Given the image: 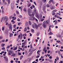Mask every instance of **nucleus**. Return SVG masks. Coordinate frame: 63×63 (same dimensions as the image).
I'll return each mask as SVG.
<instances>
[{
	"label": "nucleus",
	"instance_id": "f257e3e1",
	"mask_svg": "<svg viewBox=\"0 0 63 63\" xmlns=\"http://www.w3.org/2000/svg\"><path fill=\"white\" fill-rule=\"evenodd\" d=\"M46 21V22H44L43 23L42 25L43 27L44 28H45V27H46V26L47 25V24H48L49 23V22H47V20Z\"/></svg>",
	"mask_w": 63,
	"mask_h": 63
},
{
	"label": "nucleus",
	"instance_id": "f03ea898",
	"mask_svg": "<svg viewBox=\"0 0 63 63\" xmlns=\"http://www.w3.org/2000/svg\"><path fill=\"white\" fill-rule=\"evenodd\" d=\"M35 18V17L34 16H32L30 17L29 18V20H31L32 21H34Z\"/></svg>",
	"mask_w": 63,
	"mask_h": 63
},
{
	"label": "nucleus",
	"instance_id": "7ed1b4c3",
	"mask_svg": "<svg viewBox=\"0 0 63 63\" xmlns=\"http://www.w3.org/2000/svg\"><path fill=\"white\" fill-rule=\"evenodd\" d=\"M35 16L38 19H40V16H39V14L37 13L35 14Z\"/></svg>",
	"mask_w": 63,
	"mask_h": 63
},
{
	"label": "nucleus",
	"instance_id": "20e7f679",
	"mask_svg": "<svg viewBox=\"0 0 63 63\" xmlns=\"http://www.w3.org/2000/svg\"><path fill=\"white\" fill-rule=\"evenodd\" d=\"M35 13H32V14H31V13L29 15V16H31V17L32 16H35Z\"/></svg>",
	"mask_w": 63,
	"mask_h": 63
},
{
	"label": "nucleus",
	"instance_id": "39448f33",
	"mask_svg": "<svg viewBox=\"0 0 63 63\" xmlns=\"http://www.w3.org/2000/svg\"><path fill=\"white\" fill-rule=\"evenodd\" d=\"M4 59L6 61H8V58L7 57L5 56L4 57Z\"/></svg>",
	"mask_w": 63,
	"mask_h": 63
},
{
	"label": "nucleus",
	"instance_id": "423d86ee",
	"mask_svg": "<svg viewBox=\"0 0 63 63\" xmlns=\"http://www.w3.org/2000/svg\"><path fill=\"white\" fill-rule=\"evenodd\" d=\"M30 11H31L30 10H29V9H28V15H29L31 14V12H30Z\"/></svg>",
	"mask_w": 63,
	"mask_h": 63
},
{
	"label": "nucleus",
	"instance_id": "0eeeda50",
	"mask_svg": "<svg viewBox=\"0 0 63 63\" xmlns=\"http://www.w3.org/2000/svg\"><path fill=\"white\" fill-rule=\"evenodd\" d=\"M51 2H52V3L54 2V1H53V0H50L49 1V4H50L51 3Z\"/></svg>",
	"mask_w": 63,
	"mask_h": 63
},
{
	"label": "nucleus",
	"instance_id": "6e6552de",
	"mask_svg": "<svg viewBox=\"0 0 63 63\" xmlns=\"http://www.w3.org/2000/svg\"><path fill=\"white\" fill-rule=\"evenodd\" d=\"M9 28L10 29L11 31H12V25H11V24H10V26L9 27Z\"/></svg>",
	"mask_w": 63,
	"mask_h": 63
},
{
	"label": "nucleus",
	"instance_id": "1a4fd4ad",
	"mask_svg": "<svg viewBox=\"0 0 63 63\" xmlns=\"http://www.w3.org/2000/svg\"><path fill=\"white\" fill-rule=\"evenodd\" d=\"M3 17V21H4L5 20V19H6V18H7V16H5L4 17Z\"/></svg>",
	"mask_w": 63,
	"mask_h": 63
},
{
	"label": "nucleus",
	"instance_id": "9d476101",
	"mask_svg": "<svg viewBox=\"0 0 63 63\" xmlns=\"http://www.w3.org/2000/svg\"><path fill=\"white\" fill-rule=\"evenodd\" d=\"M51 10H54V9H55V7L53 6H52L51 8Z\"/></svg>",
	"mask_w": 63,
	"mask_h": 63
},
{
	"label": "nucleus",
	"instance_id": "9b49d317",
	"mask_svg": "<svg viewBox=\"0 0 63 63\" xmlns=\"http://www.w3.org/2000/svg\"><path fill=\"white\" fill-rule=\"evenodd\" d=\"M29 24H28V22H26V27H27L28 26Z\"/></svg>",
	"mask_w": 63,
	"mask_h": 63
},
{
	"label": "nucleus",
	"instance_id": "f8f14e48",
	"mask_svg": "<svg viewBox=\"0 0 63 63\" xmlns=\"http://www.w3.org/2000/svg\"><path fill=\"white\" fill-rule=\"evenodd\" d=\"M7 51L8 52H10L11 54L12 53V52L10 50H9L8 49H7Z\"/></svg>",
	"mask_w": 63,
	"mask_h": 63
},
{
	"label": "nucleus",
	"instance_id": "ddd939ff",
	"mask_svg": "<svg viewBox=\"0 0 63 63\" xmlns=\"http://www.w3.org/2000/svg\"><path fill=\"white\" fill-rule=\"evenodd\" d=\"M36 24H33L32 25V27H33V28H35V27L36 26Z\"/></svg>",
	"mask_w": 63,
	"mask_h": 63
},
{
	"label": "nucleus",
	"instance_id": "4468645a",
	"mask_svg": "<svg viewBox=\"0 0 63 63\" xmlns=\"http://www.w3.org/2000/svg\"><path fill=\"white\" fill-rule=\"evenodd\" d=\"M16 49H17V46H16L14 48H13V50H15Z\"/></svg>",
	"mask_w": 63,
	"mask_h": 63
},
{
	"label": "nucleus",
	"instance_id": "2eb2a0df",
	"mask_svg": "<svg viewBox=\"0 0 63 63\" xmlns=\"http://www.w3.org/2000/svg\"><path fill=\"white\" fill-rule=\"evenodd\" d=\"M23 11L24 12H26V13H27V10H26V8H25L23 9Z\"/></svg>",
	"mask_w": 63,
	"mask_h": 63
},
{
	"label": "nucleus",
	"instance_id": "dca6fc26",
	"mask_svg": "<svg viewBox=\"0 0 63 63\" xmlns=\"http://www.w3.org/2000/svg\"><path fill=\"white\" fill-rule=\"evenodd\" d=\"M5 26H4L2 27V31H4V30L5 29Z\"/></svg>",
	"mask_w": 63,
	"mask_h": 63
},
{
	"label": "nucleus",
	"instance_id": "f3484780",
	"mask_svg": "<svg viewBox=\"0 0 63 63\" xmlns=\"http://www.w3.org/2000/svg\"><path fill=\"white\" fill-rule=\"evenodd\" d=\"M42 15L41 14H40L39 18L40 19H42Z\"/></svg>",
	"mask_w": 63,
	"mask_h": 63
},
{
	"label": "nucleus",
	"instance_id": "a211bd4d",
	"mask_svg": "<svg viewBox=\"0 0 63 63\" xmlns=\"http://www.w3.org/2000/svg\"><path fill=\"white\" fill-rule=\"evenodd\" d=\"M45 7H46V6H44V7H43L42 8V10H43V11H45Z\"/></svg>",
	"mask_w": 63,
	"mask_h": 63
},
{
	"label": "nucleus",
	"instance_id": "6ab92c4d",
	"mask_svg": "<svg viewBox=\"0 0 63 63\" xmlns=\"http://www.w3.org/2000/svg\"><path fill=\"white\" fill-rule=\"evenodd\" d=\"M36 25V26L35 27V28L36 29H37V30L38 29V26L37 25Z\"/></svg>",
	"mask_w": 63,
	"mask_h": 63
},
{
	"label": "nucleus",
	"instance_id": "aec40b11",
	"mask_svg": "<svg viewBox=\"0 0 63 63\" xmlns=\"http://www.w3.org/2000/svg\"><path fill=\"white\" fill-rule=\"evenodd\" d=\"M29 52H33V49H30L29 50Z\"/></svg>",
	"mask_w": 63,
	"mask_h": 63
},
{
	"label": "nucleus",
	"instance_id": "412c9836",
	"mask_svg": "<svg viewBox=\"0 0 63 63\" xmlns=\"http://www.w3.org/2000/svg\"><path fill=\"white\" fill-rule=\"evenodd\" d=\"M11 8L12 7H14V4H13V3H11Z\"/></svg>",
	"mask_w": 63,
	"mask_h": 63
},
{
	"label": "nucleus",
	"instance_id": "4be33fe9",
	"mask_svg": "<svg viewBox=\"0 0 63 63\" xmlns=\"http://www.w3.org/2000/svg\"><path fill=\"white\" fill-rule=\"evenodd\" d=\"M7 2H8V4H7V6H9V4L10 3V0H9V1H7Z\"/></svg>",
	"mask_w": 63,
	"mask_h": 63
},
{
	"label": "nucleus",
	"instance_id": "5701e85b",
	"mask_svg": "<svg viewBox=\"0 0 63 63\" xmlns=\"http://www.w3.org/2000/svg\"><path fill=\"white\" fill-rule=\"evenodd\" d=\"M29 25H31L32 23H31V22L30 21H29Z\"/></svg>",
	"mask_w": 63,
	"mask_h": 63
},
{
	"label": "nucleus",
	"instance_id": "b1692460",
	"mask_svg": "<svg viewBox=\"0 0 63 63\" xmlns=\"http://www.w3.org/2000/svg\"><path fill=\"white\" fill-rule=\"evenodd\" d=\"M23 55H21V56L20 57V60H21L22 59V58H23Z\"/></svg>",
	"mask_w": 63,
	"mask_h": 63
},
{
	"label": "nucleus",
	"instance_id": "393cba45",
	"mask_svg": "<svg viewBox=\"0 0 63 63\" xmlns=\"http://www.w3.org/2000/svg\"><path fill=\"white\" fill-rule=\"evenodd\" d=\"M56 11H57V10H54L52 11V13H55V12H56Z\"/></svg>",
	"mask_w": 63,
	"mask_h": 63
},
{
	"label": "nucleus",
	"instance_id": "a878e982",
	"mask_svg": "<svg viewBox=\"0 0 63 63\" xmlns=\"http://www.w3.org/2000/svg\"><path fill=\"white\" fill-rule=\"evenodd\" d=\"M53 34V33L51 32H49V34L50 35H52V34Z\"/></svg>",
	"mask_w": 63,
	"mask_h": 63
},
{
	"label": "nucleus",
	"instance_id": "bb28decb",
	"mask_svg": "<svg viewBox=\"0 0 63 63\" xmlns=\"http://www.w3.org/2000/svg\"><path fill=\"white\" fill-rule=\"evenodd\" d=\"M5 33L6 34H8V31H5Z\"/></svg>",
	"mask_w": 63,
	"mask_h": 63
},
{
	"label": "nucleus",
	"instance_id": "cd10ccee",
	"mask_svg": "<svg viewBox=\"0 0 63 63\" xmlns=\"http://www.w3.org/2000/svg\"><path fill=\"white\" fill-rule=\"evenodd\" d=\"M24 44H27V40H25L24 42Z\"/></svg>",
	"mask_w": 63,
	"mask_h": 63
},
{
	"label": "nucleus",
	"instance_id": "c85d7f7f",
	"mask_svg": "<svg viewBox=\"0 0 63 63\" xmlns=\"http://www.w3.org/2000/svg\"><path fill=\"white\" fill-rule=\"evenodd\" d=\"M46 50V47H44L43 50V51H44Z\"/></svg>",
	"mask_w": 63,
	"mask_h": 63
},
{
	"label": "nucleus",
	"instance_id": "c756f323",
	"mask_svg": "<svg viewBox=\"0 0 63 63\" xmlns=\"http://www.w3.org/2000/svg\"><path fill=\"white\" fill-rule=\"evenodd\" d=\"M5 45L3 43L1 45V47H3Z\"/></svg>",
	"mask_w": 63,
	"mask_h": 63
},
{
	"label": "nucleus",
	"instance_id": "7c9ffc66",
	"mask_svg": "<svg viewBox=\"0 0 63 63\" xmlns=\"http://www.w3.org/2000/svg\"><path fill=\"white\" fill-rule=\"evenodd\" d=\"M5 22H7L8 21V18H7V17H6V18Z\"/></svg>",
	"mask_w": 63,
	"mask_h": 63
},
{
	"label": "nucleus",
	"instance_id": "2f4dec72",
	"mask_svg": "<svg viewBox=\"0 0 63 63\" xmlns=\"http://www.w3.org/2000/svg\"><path fill=\"white\" fill-rule=\"evenodd\" d=\"M26 31H27V28H25L24 29V31H25V32H26Z\"/></svg>",
	"mask_w": 63,
	"mask_h": 63
},
{
	"label": "nucleus",
	"instance_id": "473e14b6",
	"mask_svg": "<svg viewBox=\"0 0 63 63\" xmlns=\"http://www.w3.org/2000/svg\"><path fill=\"white\" fill-rule=\"evenodd\" d=\"M13 33H11L10 34L9 36L10 37H12V36H13Z\"/></svg>",
	"mask_w": 63,
	"mask_h": 63
},
{
	"label": "nucleus",
	"instance_id": "72a5a7b5",
	"mask_svg": "<svg viewBox=\"0 0 63 63\" xmlns=\"http://www.w3.org/2000/svg\"><path fill=\"white\" fill-rule=\"evenodd\" d=\"M2 14H5V12H4V10H3V9H2Z\"/></svg>",
	"mask_w": 63,
	"mask_h": 63
},
{
	"label": "nucleus",
	"instance_id": "f704fd0d",
	"mask_svg": "<svg viewBox=\"0 0 63 63\" xmlns=\"http://www.w3.org/2000/svg\"><path fill=\"white\" fill-rule=\"evenodd\" d=\"M31 31L33 33H34V30L33 29H32L31 30Z\"/></svg>",
	"mask_w": 63,
	"mask_h": 63
},
{
	"label": "nucleus",
	"instance_id": "c9c22d12",
	"mask_svg": "<svg viewBox=\"0 0 63 63\" xmlns=\"http://www.w3.org/2000/svg\"><path fill=\"white\" fill-rule=\"evenodd\" d=\"M15 56V54L14 53H13L11 55V56Z\"/></svg>",
	"mask_w": 63,
	"mask_h": 63
},
{
	"label": "nucleus",
	"instance_id": "e433bc0d",
	"mask_svg": "<svg viewBox=\"0 0 63 63\" xmlns=\"http://www.w3.org/2000/svg\"><path fill=\"white\" fill-rule=\"evenodd\" d=\"M46 6L47 8H48L49 7V4H48Z\"/></svg>",
	"mask_w": 63,
	"mask_h": 63
},
{
	"label": "nucleus",
	"instance_id": "4c0bfd02",
	"mask_svg": "<svg viewBox=\"0 0 63 63\" xmlns=\"http://www.w3.org/2000/svg\"><path fill=\"white\" fill-rule=\"evenodd\" d=\"M41 25H42V24H39L37 26L38 27H40V26H41Z\"/></svg>",
	"mask_w": 63,
	"mask_h": 63
},
{
	"label": "nucleus",
	"instance_id": "58836bf2",
	"mask_svg": "<svg viewBox=\"0 0 63 63\" xmlns=\"http://www.w3.org/2000/svg\"><path fill=\"white\" fill-rule=\"evenodd\" d=\"M3 17H2L1 18V19L0 20V21H1V22L3 21Z\"/></svg>",
	"mask_w": 63,
	"mask_h": 63
},
{
	"label": "nucleus",
	"instance_id": "ea45409f",
	"mask_svg": "<svg viewBox=\"0 0 63 63\" xmlns=\"http://www.w3.org/2000/svg\"><path fill=\"white\" fill-rule=\"evenodd\" d=\"M34 13H36V9L35 8H34Z\"/></svg>",
	"mask_w": 63,
	"mask_h": 63
},
{
	"label": "nucleus",
	"instance_id": "a19ab883",
	"mask_svg": "<svg viewBox=\"0 0 63 63\" xmlns=\"http://www.w3.org/2000/svg\"><path fill=\"white\" fill-rule=\"evenodd\" d=\"M52 26V25H50L49 26V29H50V27H51Z\"/></svg>",
	"mask_w": 63,
	"mask_h": 63
},
{
	"label": "nucleus",
	"instance_id": "79ce46f5",
	"mask_svg": "<svg viewBox=\"0 0 63 63\" xmlns=\"http://www.w3.org/2000/svg\"><path fill=\"white\" fill-rule=\"evenodd\" d=\"M56 42L57 43H60V41H59L57 40L56 41Z\"/></svg>",
	"mask_w": 63,
	"mask_h": 63
},
{
	"label": "nucleus",
	"instance_id": "37998d69",
	"mask_svg": "<svg viewBox=\"0 0 63 63\" xmlns=\"http://www.w3.org/2000/svg\"><path fill=\"white\" fill-rule=\"evenodd\" d=\"M10 47V46H8L7 47V48H9Z\"/></svg>",
	"mask_w": 63,
	"mask_h": 63
},
{
	"label": "nucleus",
	"instance_id": "c03bdc74",
	"mask_svg": "<svg viewBox=\"0 0 63 63\" xmlns=\"http://www.w3.org/2000/svg\"><path fill=\"white\" fill-rule=\"evenodd\" d=\"M36 35L37 36H39V32H37V33Z\"/></svg>",
	"mask_w": 63,
	"mask_h": 63
},
{
	"label": "nucleus",
	"instance_id": "a18cd8bd",
	"mask_svg": "<svg viewBox=\"0 0 63 63\" xmlns=\"http://www.w3.org/2000/svg\"><path fill=\"white\" fill-rule=\"evenodd\" d=\"M22 23H21L20 22V23H18V25H20V24H21Z\"/></svg>",
	"mask_w": 63,
	"mask_h": 63
},
{
	"label": "nucleus",
	"instance_id": "49530a36",
	"mask_svg": "<svg viewBox=\"0 0 63 63\" xmlns=\"http://www.w3.org/2000/svg\"><path fill=\"white\" fill-rule=\"evenodd\" d=\"M39 57H40V55H37V56L36 57V58H39Z\"/></svg>",
	"mask_w": 63,
	"mask_h": 63
},
{
	"label": "nucleus",
	"instance_id": "de8ad7c7",
	"mask_svg": "<svg viewBox=\"0 0 63 63\" xmlns=\"http://www.w3.org/2000/svg\"><path fill=\"white\" fill-rule=\"evenodd\" d=\"M18 54H19V55H21V53H20L19 52H18Z\"/></svg>",
	"mask_w": 63,
	"mask_h": 63
},
{
	"label": "nucleus",
	"instance_id": "09e8293b",
	"mask_svg": "<svg viewBox=\"0 0 63 63\" xmlns=\"http://www.w3.org/2000/svg\"><path fill=\"white\" fill-rule=\"evenodd\" d=\"M2 50H4V49H5V47H3L2 48Z\"/></svg>",
	"mask_w": 63,
	"mask_h": 63
},
{
	"label": "nucleus",
	"instance_id": "8fccbe9b",
	"mask_svg": "<svg viewBox=\"0 0 63 63\" xmlns=\"http://www.w3.org/2000/svg\"><path fill=\"white\" fill-rule=\"evenodd\" d=\"M17 21H20V19H19V18H18L17 19Z\"/></svg>",
	"mask_w": 63,
	"mask_h": 63
},
{
	"label": "nucleus",
	"instance_id": "3c124183",
	"mask_svg": "<svg viewBox=\"0 0 63 63\" xmlns=\"http://www.w3.org/2000/svg\"><path fill=\"white\" fill-rule=\"evenodd\" d=\"M19 17H20V18H22V16L21 15H20L19 16Z\"/></svg>",
	"mask_w": 63,
	"mask_h": 63
},
{
	"label": "nucleus",
	"instance_id": "603ef678",
	"mask_svg": "<svg viewBox=\"0 0 63 63\" xmlns=\"http://www.w3.org/2000/svg\"><path fill=\"white\" fill-rule=\"evenodd\" d=\"M3 39V37L2 36H0V39Z\"/></svg>",
	"mask_w": 63,
	"mask_h": 63
},
{
	"label": "nucleus",
	"instance_id": "864d4df0",
	"mask_svg": "<svg viewBox=\"0 0 63 63\" xmlns=\"http://www.w3.org/2000/svg\"><path fill=\"white\" fill-rule=\"evenodd\" d=\"M11 53H10V52H8V55H11Z\"/></svg>",
	"mask_w": 63,
	"mask_h": 63
},
{
	"label": "nucleus",
	"instance_id": "5fc2aeb1",
	"mask_svg": "<svg viewBox=\"0 0 63 63\" xmlns=\"http://www.w3.org/2000/svg\"><path fill=\"white\" fill-rule=\"evenodd\" d=\"M53 39H51V40H50V43H52V42L53 41Z\"/></svg>",
	"mask_w": 63,
	"mask_h": 63
},
{
	"label": "nucleus",
	"instance_id": "6e6d98bb",
	"mask_svg": "<svg viewBox=\"0 0 63 63\" xmlns=\"http://www.w3.org/2000/svg\"><path fill=\"white\" fill-rule=\"evenodd\" d=\"M16 14H17V15H18V14H19V12L18 11H16Z\"/></svg>",
	"mask_w": 63,
	"mask_h": 63
},
{
	"label": "nucleus",
	"instance_id": "4d7b16f0",
	"mask_svg": "<svg viewBox=\"0 0 63 63\" xmlns=\"http://www.w3.org/2000/svg\"><path fill=\"white\" fill-rule=\"evenodd\" d=\"M2 42H5V40H2L1 41Z\"/></svg>",
	"mask_w": 63,
	"mask_h": 63
},
{
	"label": "nucleus",
	"instance_id": "13d9d810",
	"mask_svg": "<svg viewBox=\"0 0 63 63\" xmlns=\"http://www.w3.org/2000/svg\"><path fill=\"white\" fill-rule=\"evenodd\" d=\"M43 20H44V19H41V21H43Z\"/></svg>",
	"mask_w": 63,
	"mask_h": 63
},
{
	"label": "nucleus",
	"instance_id": "bf43d9fd",
	"mask_svg": "<svg viewBox=\"0 0 63 63\" xmlns=\"http://www.w3.org/2000/svg\"><path fill=\"white\" fill-rule=\"evenodd\" d=\"M32 7H33V8H35V6H34V5H32Z\"/></svg>",
	"mask_w": 63,
	"mask_h": 63
},
{
	"label": "nucleus",
	"instance_id": "052dcab7",
	"mask_svg": "<svg viewBox=\"0 0 63 63\" xmlns=\"http://www.w3.org/2000/svg\"><path fill=\"white\" fill-rule=\"evenodd\" d=\"M19 0H17V3H19Z\"/></svg>",
	"mask_w": 63,
	"mask_h": 63
},
{
	"label": "nucleus",
	"instance_id": "680f3d73",
	"mask_svg": "<svg viewBox=\"0 0 63 63\" xmlns=\"http://www.w3.org/2000/svg\"><path fill=\"white\" fill-rule=\"evenodd\" d=\"M30 47L31 48L32 47V44H31V45L30 46Z\"/></svg>",
	"mask_w": 63,
	"mask_h": 63
},
{
	"label": "nucleus",
	"instance_id": "e2e57ef3",
	"mask_svg": "<svg viewBox=\"0 0 63 63\" xmlns=\"http://www.w3.org/2000/svg\"><path fill=\"white\" fill-rule=\"evenodd\" d=\"M57 23V21H56L55 22V23L54 24H55V25H56V24Z\"/></svg>",
	"mask_w": 63,
	"mask_h": 63
},
{
	"label": "nucleus",
	"instance_id": "0e129e2a",
	"mask_svg": "<svg viewBox=\"0 0 63 63\" xmlns=\"http://www.w3.org/2000/svg\"><path fill=\"white\" fill-rule=\"evenodd\" d=\"M35 19L36 20V21H37V22L38 21V19H37L36 18H35Z\"/></svg>",
	"mask_w": 63,
	"mask_h": 63
},
{
	"label": "nucleus",
	"instance_id": "69168bd1",
	"mask_svg": "<svg viewBox=\"0 0 63 63\" xmlns=\"http://www.w3.org/2000/svg\"><path fill=\"white\" fill-rule=\"evenodd\" d=\"M60 51H62V52H63V50L62 49H60Z\"/></svg>",
	"mask_w": 63,
	"mask_h": 63
},
{
	"label": "nucleus",
	"instance_id": "338daca9",
	"mask_svg": "<svg viewBox=\"0 0 63 63\" xmlns=\"http://www.w3.org/2000/svg\"><path fill=\"white\" fill-rule=\"evenodd\" d=\"M56 59H57V60H59V57H56Z\"/></svg>",
	"mask_w": 63,
	"mask_h": 63
},
{
	"label": "nucleus",
	"instance_id": "774afa93",
	"mask_svg": "<svg viewBox=\"0 0 63 63\" xmlns=\"http://www.w3.org/2000/svg\"><path fill=\"white\" fill-rule=\"evenodd\" d=\"M10 62L11 63H13V61L11 60L10 61Z\"/></svg>",
	"mask_w": 63,
	"mask_h": 63
}]
</instances>
